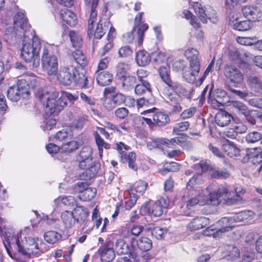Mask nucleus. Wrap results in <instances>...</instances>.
Returning a JSON list of instances; mask_svg holds the SVG:
<instances>
[{
	"instance_id": "1",
	"label": "nucleus",
	"mask_w": 262,
	"mask_h": 262,
	"mask_svg": "<svg viewBox=\"0 0 262 262\" xmlns=\"http://www.w3.org/2000/svg\"><path fill=\"white\" fill-rule=\"evenodd\" d=\"M8 248L5 246L9 255L18 262H25L31 254L39 252V248L34 239L31 237L26 238V243L20 242L17 235L13 236L9 242Z\"/></svg>"
},
{
	"instance_id": "2",
	"label": "nucleus",
	"mask_w": 262,
	"mask_h": 262,
	"mask_svg": "<svg viewBox=\"0 0 262 262\" xmlns=\"http://www.w3.org/2000/svg\"><path fill=\"white\" fill-rule=\"evenodd\" d=\"M39 99L45 102V112L47 115H57L67 105V100L62 99L59 91L46 87L38 93Z\"/></svg>"
},
{
	"instance_id": "3",
	"label": "nucleus",
	"mask_w": 262,
	"mask_h": 262,
	"mask_svg": "<svg viewBox=\"0 0 262 262\" xmlns=\"http://www.w3.org/2000/svg\"><path fill=\"white\" fill-rule=\"evenodd\" d=\"M58 80L65 85H70L73 81L82 88L91 86L88 77L83 73H78L74 64H67L61 67L57 75Z\"/></svg>"
},
{
	"instance_id": "4",
	"label": "nucleus",
	"mask_w": 262,
	"mask_h": 262,
	"mask_svg": "<svg viewBox=\"0 0 262 262\" xmlns=\"http://www.w3.org/2000/svg\"><path fill=\"white\" fill-rule=\"evenodd\" d=\"M21 57L26 62L31 63L32 68H36L40 64L39 53L41 49V44L37 38L27 39V35H24Z\"/></svg>"
},
{
	"instance_id": "5",
	"label": "nucleus",
	"mask_w": 262,
	"mask_h": 262,
	"mask_svg": "<svg viewBox=\"0 0 262 262\" xmlns=\"http://www.w3.org/2000/svg\"><path fill=\"white\" fill-rule=\"evenodd\" d=\"M99 0H84L86 5L90 8L91 14L88 20V35L90 38L94 37L95 39H100L104 35L110 25V21H105L103 24L101 20L99 21L94 32V23L97 18V12L96 11Z\"/></svg>"
},
{
	"instance_id": "6",
	"label": "nucleus",
	"mask_w": 262,
	"mask_h": 262,
	"mask_svg": "<svg viewBox=\"0 0 262 262\" xmlns=\"http://www.w3.org/2000/svg\"><path fill=\"white\" fill-rule=\"evenodd\" d=\"M230 195L226 186L220 185L216 190L210 193L207 204L217 206L223 200L224 203L230 206L237 204L242 199L240 194H235L231 197Z\"/></svg>"
},
{
	"instance_id": "7",
	"label": "nucleus",
	"mask_w": 262,
	"mask_h": 262,
	"mask_svg": "<svg viewBox=\"0 0 262 262\" xmlns=\"http://www.w3.org/2000/svg\"><path fill=\"white\" fill-rule=\"evenodd\" d=\"M41 63L43 68L49 75H55L58 70V64L56 56L49 53L46 48L43 49Z\"/></svg>"
},
{
	"instance_id": "8",
	"label": "nucleus",
	"mask_w": 262,
	"mask_h": 262,
	"mask_svg": "<svg viewBox=\"0 0 262 262\" xmlns=\"http://www.w3.org/2000/svg\"><path fill=\"white\" fill-rule=\"evenodd\" d=\"M114 146V148L116 149L121 155V161L123 163L127 162L129 167L134 170L136 171L138 167L137 165L135 163L136 159L135 153L134 152H130L128 154H127L125 151L130 150V147L125 144L122 142L116 143Z\"/></svg>"
},
{
	"instance_id": "9",
	"label": "nucleus",
	"mask_w": 262,
	"mask_h": 262,
	"mask_svg": "<svg viewBox=\"0 0 262 262\" xmlns=\"http://www.w3.org/2000/svg\"><path fill=\"white\" fill-rule=\"evenodd\" d=\"M167 86L165 87L164 90L166 91V94H169L171 91L174 93L175 95H181L182 96L190 100L192 98V93L193 90L187 91L180 83L173 81L171 79L164 82Z\"/></svg>"
},
{
	"instance_id": "10",
	"label": "nucleus",
	"mask_w": 262,
	"mask_h": 262,
	"mask_svg": "<svg viewBox=\"0 0 262 262\" xmlns=\"http://www.w3.org/2000/svg\"><path fill=\"white\" fill-rule=\"evenodd\" d=\"M29 94V92L27 89L20 84L10 86L7 91L8 98L12 101L16 102L21 97L26 98Z\"/></svg>"
},
{
	"instance_id": "11",
	"label": "nucleus",
	"mask_w": 262,
	"mask_h": 262,
	"mask_svg": "<svg viewBox=\"0 0 262 262\" xmlns=\"http://www.w3.org/2000/svg\"><path fill=\"white\" fill-rule=\"evenodd\" d=\"M113 243L109 241L100 246L97 251L102 262H110L115 257Z\"/></svg>"
},
{
	"instance_id": "12",
	"label": "nucleus",
	"mask_w": 262,
	"mask_h": 262,
	"mask_svg": "<svg viewBox=\"0 0 262 262\" xmlns=\"http://www.w3.org/2000/svg\"><path fill=\"white\" fill-rule=\"evenodd\" d=\"M168 206V202L164 198H161L152 204L147 207L148 213L156 217L161 216Z\"/></svg>"
},
{
	"instance_id": "13",
	"label": "nucleus",
	"mask_w": 262,
	"mask_h": 262,
	"mask_svg": "<svg viewBox=\"0 0 262 262\" xmlns=\"http://www.w3.org/2000/svg\"><path fill=\"white\" fill-rule=\"evenodd\" d=\"M225 75L230 82L241 84L244 79V76L241 71L233 66H227L225 69Z\"/></svg>"
},
{
	"instance_id": "14",
	"label": "nucleus",
	"mask_w": 262,
	"mask_h": 262,
	"mask_svg": "<svg viewBox=\"0 0 262 262\" xmlns=\"http://www.w3.org/2000/svg\"><path fill=\"white\" fill-rule=\"evenodd\" d=\"M14 27L17 31L24 36L27 35V30L30 28V25L28 23V19L24 14L21 12H18L15 14L14 18Z\"/></svg>"
},
{
	"instance_id": "15",
	"label": "nucleus",
	"mask_w": 262,
	"mask_h": 262,
	"mask_svg": "<svg viewBox=\"0 0 262 262\" xmlns=\"http://www.w3.org/2000/svg\"><path fill=\"white\" fill-rule=\"evenodd\" d=\"M92 148L89 146H85L81 149L77 157L80 168H85L88 165L92 164Z\"/></svg>"
},
{
	"instance_id": "16",
	"label": "nucleus",
	"mask_w": 262,
	"mask_h": 262,
	"mask_svg": "<svg viewBox=\"0 0 262 262\" xmlns=\"http://www.w3.org/2000/svg\"><path fill=\"white\" fill-rule=\"evenodd\" d=\"M253 214V211L250 210L243 211L234 214L231 217H224L222 222L227 223L229 222L228 221H234V223L245 224L252 219Z\"/></svg>"
},
{
	"instance_id": "17",
	"label": "nucleus",
	"mask_w": 262,
	"mask_h": 262,
	"mask_svg": "<svg viewBox=\"0 0 262 262\" xmlns=\"http://www.w3.org/2000/svg\"><path fill=\"white\" fill-rule=\"evenodd\" d=\"M189 61L190 71H185L183 73V77L187 81L191 82L195 79V76L198 75L200 70V59L191 60Z\"/></svg>"
},
{
	"instance_id": "18",
	"label": "nucleus",
	"mask_w": 262,
	"mask_h": 262,
	"mask_svg": "<svg viewBox=\"0 0 262 262\" xmlns=\"http://www.w3.org/2000/svg\"><path fill=\"white\" fill-rule=\"evenodd\" d=\"M181 95H173L171 93L167 94L168 102L171 106L170 114L180 113L182 110L181 104L183 98Z\"/></svg>"
},
{
	"instance_id": "19",
	"label": "nucleus",
	"mask_w": 262,
	"mask_h": 262,
	"mask_svg": "<svg viewBox=\"0 0 262 262\" xmlns=\"http://www.w3.org/2000/svg\"><path fill=\"white\" fill-rule=\"evenodd\" d=\"M143 12H140L135 18V24L133 30L135 28H138V44L141 46L142 44L143 37L144 36V32L148 28V26L146 24H142L141 20Z\"/></svg>"
},
{
	"instance_id": "20",
	"label": "nucleus",
	"mask_w": 262,
	"mask_h": 262,
	"mask_svg": "<svg viewBox=\"0 0 262 262\" xmlns=\"http://www.w3.org/2000/svg\"><path fill=\"white\" fill-rule=\"evenodd\" d=\"M80 168L85 169V171L79 175L80 179L81 180L88 181L97 174L99 168V164L92 161V164L88 165L85 168Z\"/></svg>"
},
{
	"instance_id": "21",
	"label": "nucleus",
	"mask_w": 262,
	"mask_h": 262,
	"mask_svg": "<svg viewBox=\"0 0 262 262\" xmlns=\"http://www.w3.org/2000/svg\"><path fill=\"white\" fill-rule=\"evenodd\" d=\"M242 13L246 17H249L254 21H259L262 19V12L256 7H243Z\"/></svg>"
},
{
	"instance_id": "22",
	"label": "nucleus",
	"mask_w": 262,
	"mask_h": 262,
	"mask_svg": "<svg viewBox=\"0 0 262 262\" xmlns=\"http://www.w3.org/2000/svg\"><path fill=\"white\" fill-rule=\"evenodd\" d=\"M210 224V220L205 216H197L194 218L187 225L190 231H195L202 229Z\"/></svg>"
},
{
	"instance_id": "23",
	"label": "nucleus",
	"mask_w": 262,
	"mask_h": 262,
	"mask_svg": "<svg viewBox=\"0 0 262 262\" xmlns=\"http://www.w3.org/2000/svg\"><path fill=\"white\" fill-rule=\"evenodd\" d=\"M166 138L151 136L147 139L146 146L149 150L155 148L162 149L164 146L166 147Z\"/></svg>"
},
{
	"instance_id": "24",
	"label": "nucleus",
	"mask_w": 262,
	"mask_h": 262,
	"mask_svg": "<svg viewBox=\"0 0 262 262\" xmlns=\"http://www.w3.org/2000/svg\"><path fill=\"white\" fill-rule=\"evenodd\" d=\"M115 248L118 254H131L134 251V246L129 245L123 239H118L115 244Z\"/></svg>"
},
{
	"instance_id": "25",
	"label": "nucleus",
	"mask_w": 262,
	"mask_h": 262,
	"mask_svg": "<svg viewBox=\"0 0 262 262\" xmlns=\"http://www.w3.org/2000/svg\"><path fill=\"white\" fill-rule=\"evenodd\" d=\"M69 59L70 60H72L71 64L75 65L76 68L78 64L83 67L87 64V60L85 55L81 50L78 49H76L72 52Z\"/></svg>"
},
{
	"instance_id": "26",
	"label": "nucleus",
	"mask_w": 262,
	"mask_h": 262,
	"mask_svg": "<svg viewBox=\"0 0 262 262\" xmlns=\"http://www.w3.org/2000/svg\"><path fill=\"white\" fill-rule=\"evenodd\" d=\"M147 183L145 182L140 180L136 182L134 184L130 186L128 190L129 195H136L138 198L142 195L146 189Z\"/></svg>"
},
{
	"instance_id": "27",
	"label": "nucleus",
	"mask_w": 262,
	"mask_h": 262,
	"mask_svg": "<svg viewBox=\"0 0 262 262\" xmlns=\"http://www.w3.org/2000/svg\"><path fill=\"white\" fill-rule=\"evenodd\" d=\"M187 138L188 136L186 134L182 133L170 140L166 139V147L174 148L177 145L184 146L186 145Z\"/></svg>"
},
{
	"instance_id": "28",
	"label": "nucleus",
	"mask_w": 262,
	"mask_h": 262,
	"mask_svg": "<svg viewBox=\"0 0 262 262\" xmlns=\"http://www.w3.org/2000/svg\"><path fill=\"white\" fill-rule=\"evenodd\" d=\"M60 16L63 21L70 26H74L77 24V19L76 15L67 8L60 11Z\"/></svg>"
},
{
	"instance_id": "29",
	"label": "nucleus",
	"mask_w": 262,
	"mask_h": 262,
	"mask_svg": "<svg viewBox=\"0 0 262 262\" xmlns=\"http://www.w3.org/2000/svg\"><path fill=\"white\" fill-rule=\"evenodd\" d=\"M232 118L230 114L225 111H221L216 114L215 121L219 126L223 127L228 125Z\"/></svg>"
},
{
	"instance_id": "30",
	"label": "nucleus",
	"mask_w": 262,
	"mask_h": 262,
	"mask_svg": "<svg viewBox=\"0 0 262 262\" xmlns=\"http://www.w3.org/2000/svg\"><path fill=\"white\" fill-rule=\"evenodd\" d=\"M222 148L224 151L230 157H237L239 155V149L233 142L226 140L223 144Z\"/></svg>"
},
{
	"instance_id": "31",
	"label": "nucleus",
	"mask_w": 262,
	"mask_h": 262,
	"mask_svg": "<svg viewBox=\"0 0 262 262\" xmlns=\"http://www.w3.org/2000/svg\"><path fill=\"white\" fill-rule=\"evenodd\" d=\"M136 61L139 66L145 67L150 63L151 57L146 51L140 50L136 54Z\"/></svg>"
},
{
	"instance_id": "32",
	"label": "nucleus",
	"mask_w": 262,
	"mask_h": 262,
	"mask_svg": "<svg viewBox=\"0 0 262 262\" xmlns=\"http://www.w3.org/2000/svg\"><path fill=\"white\" fill-rule=\"evenodd\" d=\"M97 73L96 80L99 85L104 86L112 82L113 75L109 72L102 71Z\"/></svg>"
},
{
	"instance_id": "33",
	"label": "nucleus",
	"mask_w": 262,
	"mask_h": 262,
	"mask_svg": "<svg viewBox=\"0 0 262 262\" xmlns=\"http://www.w3.org/2000/svg\"><path fill=\"white\" fill-rule=\"evenodd\" d=\"M77 223L84 222L89 215L88 209L82 206L77 205L72 211Z\"/></svg>"
},
{
	"instance_id": "34",
	"label": "nucleus",
	"mask_w": 262,
	"mask_h": 262,
	"mask_svg": "<svg viewBox=\"0 0 262 262\" xmlns=\"http://www.w3.org/2000/svg\"><path fill=\"white\" fill-rule=\"evenodd\" d=\"M135 93L138 95H142L147 92H151L150 84L146 80H141L139 83L134 86Z\"/></svg>"
},
{
	"instance_id": "35",
	"label": "nucleus",
	"mask_w": 262,
	"mask_h": 262,
	"mask_svg": "<svg viewBox=\"0 0 262 262\" xmlns=\"http://www.w3.org/2000/svg\"><path fill=\"white\" fill-rule=\"evenodd\" d=\"M250 88L255 93L262 95V81L256 76H250L248 79Z\"/></svg>"
},
{
	"instance_id": "36",
	"label": "nucleus",
	"mask_w": 262,
	"mask_h": 262,
	"mask_svg": "<svg viewBox=\"0 0 262 262\" xmlns=\"http://www.w3.org/2000/svg\"><path fill=\"white\" fill-rule=\"evenodd\" d=\"M122 84V88L125 91H130L134 88L136 82V77L128 75L119 80Z\"/></svg>"
},
{
	"instance_id": "37",
	"label": "nucleus",
	"mask_w": 262,
	"mask_h": 262,
	"mask_svg": "<svg viewBox=\"0 0 262 262\" xmlns=\"http://www.w3.org/2000/svg\"><path fill=\"white\" fill-rule=\"evenodd\" d=\"M154 123L160 127L166 125L170 121L169 116L162 112H158L152 116Z\"/></svg>"
},
{
	"instance_id": "38",
	"label": "nucleus",
	"mask_w": 262,
	"mask_h": 262,
	"mask_svg": "<svg viewBox=\"0 0 262 262\" xmlns=\"http://www.w3.org/2000/svg\"><path fill=\"white\" fill-rule=\"evenodd\" d=\"M61 219L66 228H71L76 222L73 213L71 211H65L62 212Z\"/></svg>"
},
{
	"instance_id": "39",
	"label": "nucleus",
	"mask_w": 262,
	"mask_h": 262,
	"mask_svg": "<svg viewBox=\"0 0 262 262\" xmlns=\"http://www.w3.org/2000/svg\"><path fill=\"white\" fill-rule=\"evenodd\" d=\"M224 217L222 218L219 221V223L220 225L222 226V228L217 230L215 232L212 233L214 237L219 236L222 234V233L229 231L232 229L234 227L233 224L234 223V221H228L227 223H224L222 222Z\"/></svg>"
},
{
	"instance_id": "40",
	"label": "nucleus",
	"mask_w": 262,
	"mask_h": 262,
	"mask_svg": "<svg viewBox=\"0 0 262 262\" xmlns=\"http://www.w3.org/2000/svg\"><path fill=\"white\" fill-rule=\"evenodd\" d=\"M96 192L97 190L95 188L90 187L80 193L78 198L82 201H90L95 196Z\"/></svg>"
},
{
	"instance_id": "41",
	"label": "nucleus",
	"mask_w": 262,
	"mask_h": 262,
	"mask_svg": "<svg viewBox=\"0 0 262 262\" xmlns=\"http://www.w3.org/2000/svg\"><path fill=\"white\" fill-rule=\"evenodd\" d=\"M138 248L143 251H147L152 248V242L146 237H141L137 241Z\"/></svg>"
},
{
	"instance_id": "42",
	"label": "nucleus",
	"mask_w": 262,
	"mask_h": 262,
	"mask_svg": "<svg viewBox=\"0 0 262 262\" xmlns=\"http://www.w3.org/2000/svg\"><path fill=\"white\" fill-rule=\"evenodd\" d=\"M253 26L249 19L236 21L233 24V28L239 31H246L250 29Z\"/></svg>"
},
{
	"instance_id": "43",
	"label": "nucleus",
	"mask_w": 262,
	"mask_h": 262,
	"mask_svg": "<svg viewBox=\"0 0 262 262\" xmlns=\"http://www.w3.org/2000/svg\"><path fill=\"white\" fill-rule=\"evenodd\" d=\"M69 35L72 46L75 48H80L82 45L81 36L78 32L74 31H70Z\"/></svg>"
},
{
	"instance_id": "44",
	"label": "nucleus",
	"mask_w": 262,
	"mask_h": 262,
	"mask_svg": "<svg viewBox=\"0 0 262 262\" xmlns=\"http://www.w3.org/2000/svg\"><path fill=\"white\" fill-rule=\"evenodd\" d=\"M62 237L61 234L55 231H49L44 234V239L48 243L53 244Z\"/></svg>"
},
{
	"instance_id": "45",
	"label": "nucleus",
	"mask_w": 262,
	"mask_h": 262,
	"mask_svg": "<svg viewBox=\"0 0 262 262\" xmlns=\"http://www.w3.org/2000/svg\"><path fill=\"white\" fill-rule=\"evenodd\" d=\"M79 144L75 141H71L63 144L60 147L61 152L69 154L77 149Z\"/></svg>"
},
{
	"instance_id": "46",
	"label": "nucleus",
	"mask_w": 262,
	"mask_h": 262,
	"mask_svg": "<svg viewBox=\"0 0 262 262\" xmlns=\"http://www.w3.org/2000/svg\"><path fill=\"white\" fill-rule=\"evenodd\" d=\"M72 138V131L69 129H63L58 132L55 137L57 141H63L70 140Z\"/></svg>"
},
{
	"instance_id": "47",
	"label": "nucleus",
	"mask_w": 262,
	"mask_h": 262,
	"mask_svg": "<svg viewBox=\"0 0 262 262\" xmlns=\"http://www.w3.org/2000/svg\"><path fill=\"white\" fill-rule=\"evenodd\" d=\"M231 105L233 108L236 110L237 111L247 116L250 114L249 111L247 107L242 102L238 101H232L231 102Z\"/></svg>"
},
{
	"instance_id": "48",
	"label": "nucleus",
	"mask_w": 262,
	"mask_h": 262,
	"mask_svg": "<svg viewBox=\"0 0 262 262\" xmlns=\"http://www.w3.org/2000/svg\"><path fill=\"white\" fill-rule=\"evenodd\" d=\"M211 177L214 179H226L229 177V173L226 169H212L210 173Z\"/></svg>"
},
{
	"instance_id": "49",
	"label": "nucleus",
	"mask_w": 262,
	"mask_h": 262,
	"mask_svg": "<svg viewBox=\"0 0 262 262\" xmlns=\"http://www.w3.org/2000/svg\"><path fill=\"white\" fill-rule=\"evenodd\" d=\"M262 138L261 134L258 132H252L248 134L246 137V140L248 143H255L259 141Z\"/></svg>"
},
{
	"instance_id": "50",
	"label": "nucleus",
	"mask_w": 262,
	"mask_h": 262,
	"mask_svg": "<svg viewBox=\"0 0 262 262\" xmlns=\"http://www.w3.org/2000/svg\"><path fill=\"white\" fill-rule=\"evenodd\" d=\"M61 96L62 97V99L66 100L68 99L70 102H74L77 100L79 98V92H76V93L72 94L70 92L60 91L59 92Z\"/></svg>"
},
{
	"instance_id": "51",
	"label": "nucleus",
	"mask_w": 262,
	"mask_h": 262,
	"mask_svg": "<svg viewBox=\"0 0 262 262\" xmlns=\"http://www.w3.org/2000/svg\"><path fill=\"white\" fill-rule=\"evenodd\" d=\"M199 51L193 48H189L185 52V56L189 61L199 59Z\"/></svg>"
},
{
	"instance_id": "52",
	"label": "nucleus",
	"mask_w": 262,
	"mask_h": 262,
	"mask_svg": "<svg viewBox=\"0 0 262 262\" xmlns=\"http://www.w3.org/2000/svg\"><path fill=\"white\" fill-rule=\"evenodd\" d=\"M158 72L161 78L164 82L171 78L170 70L168 68L161 66L159 68Z\"/></svg>"
},
{
	"instance_id": "53",
	"label": "nucleus",
	"mask_w": 262,
	"mask_h": 262,
	"mask_svg": "<svg viewBox=\"0 0 262 262\" xmlns=\"http://www.w3.org/2000/svg\"><path fill=\"white\" fill-rule=\"evenodd\" d=\"M87 181H79L75 184L73 185V189L74 192L75 193H81L83 191V190H85L87 188H89V184L86 182Z\"/></svg>"
},
{
	"instance_id": "54",
	"label": "nucleus",
	"mask_w": 262,
	"mask_h": 262,
	"mask_svg": "<svg viewBox=\"0 0 262 262\" xmlns=\"http://www.w3.org/2000/svg\"><path fill=\"white\" fill-rule=\"evenodd\" d=\"M143 227L140 225H134L130 230L127 229V235H125L123 232L122 234L124 236H129V235L138 236L143 231Z\"/></svg>"
},
{
	"instance_id": "55",
	"label": "nucleus",
	"mask_w": 262,
	"mask_h": 262,
	"mask_svg": "<svg viewBox=\"0 0 262 262\" xmlns=\"http://www.w3.org/2000/svg\"><path fill=\"white\" fill-rule=\"evenodd\" d=\"M61 201L64 205L70 207H74L78 205L77 204V200L75 198L71 195L62 196L61 199Z\"/></svg>"
},
{
	"instance_id": "56",
	"label": "nucleus",
	"mask_w": 262,
	"mask_h": 262,
	"mask_svg": "<svg viewBox=\"0 0 262 262\" xmlns=\"http://www.w3.org/2000/svg\"><path fill=\"white\" fill-rule=\"evenodd\" d=\"M194 11L203 23H206L207 18H209L205 13V11L202 7H196L194 8Z\"/></svg>"
},
{
	"instance_id": "57",
	"label": "nucleus",
	"mask_w": 262,
	"mask_h": 262,
	"mask_svg": "<svg viewBox=\"0 0 262 262\" xmlns=\"http://www.w3.org/2000/svg\"><path fill=\"white\" fill-rule=\"evenodd\" d=\"M56 120L55 119L50 118L45 120L41 125V127L43 130H50L55 126Z\"/></svg>"
},
{
	"instance_id": "58",
	"label": "nucleus",
	"mask_w": 262,
	"mask_h": 262,
	"mask_svg": "<svg viewBox=\"0 0 262 262\" xmlns=\"http://www.w3.org/2000/svg\"><path fill=\"white\" fill-rule=\"evenodd\" d=\"M189 125V123L188 121L177 123L173 127V132L176 133L185 131L188 128Z\"/></svg>"
},
{
	"instance_id": "59",
	"label": "nucleus",
	"mask_w": 262,
	"mask_h": 262,
	"mask_svg": "<svg viewBox=\"0 0 262 262\" xmlns=\"http://www.w3.org/2000/svg\"><path fill=\"white\" fill-rule=\"evenodd\" d=\"M126 65L123 63L119 64L117 70V77L119 80L128 75L127 74Z\"/></svg>"
},
{
	"instance_id": "60",
	"label": "nucleus",
	"mask_w": 262,
	"mask_h": 262,
	"mask_svg": "<svg viewBox=\"0 0 262 262\" xmlns=\"http://www.w3.org/2000/svg\"><path fill=\"white\" fill-rule=\"evenodd\" d=\"M138 198L136 195H130L129 198L126 199L125 201L124 206L126 209L130 210L136 204Z\"/></svg>"
},
{
	"instance_id": "61",
	"label": "nucleus",
	"mask_w": 262,
	"mask_h": 262,
	"mask_svg": "<svg viewBox=\"0 0 262 262\" xmlns=\"http://www.w3.org/2000/svg\"><path fill=\"white\" fill-rule=\"evenodd\" d=\"M236 41L238 43L242 45L251 46L255 42L256 39L252 38L250 37L239 36L236 38Z\"/></svg>"
},
{
	"instance_id": "62",
	"label": "nucleus",
	"mask_w": 262,
	"mask_h": 262,
	"mask_svg": "<svg viewBox=\"0 0 262 262\" xmlns=\"http://www.w3.org/2000/svg\"><path fill=\"white\" fill-rule=\"evenodd\" d=\"M112 101L115 104L119 105L123 104L125 101V96L121 93H117L113 95L112 98Z\"/></svg>"
},
{
	"instance_id": "63",
	"label": "nucleus",
	"mask_w": 262,
	"mask_h": 262,
	"mask_svg": "<svg viewBox=\"0 0 262 262\" xmlns=\"http://www.w3.org/2000/svg\"><path fill=\"white\" fill-rule=\"evenodd\" d=\"M166 232V228H162L159 226L155 227L151 231V234L158 239L162 238L163 234Z\"/></svg>"
},
{
	"instance_id": "64",
	"label": "nucleus",
	"mask_w": 262,
	"mask_h": 262,
	"mask_svg": "<svg viewBox=\"0 0 262 262\" xmlns=\"http://www.w3.org/2000/svg\"><path fill=\"white\" fill-rule=\"evenodd\" d=\"M248 104L255 107L262 109V98L254 97L247 100Z\"/></svg>"
}]
</instances>
